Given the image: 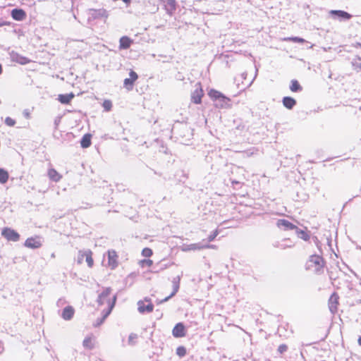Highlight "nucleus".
Segmentation results:
<instances>
[{
	"label": "nucleus",
	"instance_id": "nucleus-1",
	"mask_svg": "<svg viewBox=\"0 0 361 361\" xmlns=\"http://www.w3.org/2000/svg\"><path fill=\"white\" fill-rule=\"evenodd\" d=\"M116 298V295L112 292L111 288H105L99 293L97 299V307L94 312V315L97 317L94 326L102 324L110 314L115 306Z\"/></svg>",
	"mask_w": 361,
	"mask_h": 361
},
{
	"label": "nucleus",
	"instance_id": "nucleus-2",
	"mask_svg": "<svg viewBox=\"0 0 361 361\" xmlns=\"http://www.w3.org/2000/svg\"><path fill=\"white\" fill-rule=\"evenodd\" d=\"M325 266V259L319 255H310L305 262V269L315 274L323 273Z\"/></svg>",
	"mask_w": 361,
	"mask_h": 361
},
{
	"label": "nucleus",
	"instance_id": "nucleus-3",
	"mask_svg": "<svg viewBox=\"0 0 361 361\" xmlns=\"http://www.w3.org/2000/svg\"><path fill=\"white\" fill-rule=\"evenodd\" d=\"M195 87V90L191 93V102L195 104H200L204 95V90L201 82H197Z\"/></svg>",
	"mask_w": 361,
	"mask_h": 361
},
{
	"label": "nucleus",
	"instance_id": "nucleus-4",
	"mask_svg": "<svg viewBox=\"0 0 361 361\" xmlns=\"http://www.w3.org/2000/svg\"><path fill=\"white\" fill-rule=\"evenodd\" d=\"M1 235L8 241L17 242L20 239V234L8 227H5L2 229Z\"/></svg>",
	"mask_w": 361,
	"mask_h": 361
},
{
	"label": "nucleus",
	"instance_id": "nucleus-5",
	"mask_svg": "<svg viewBox=\"0 0 361 361\" xmlns=\"http://www.w3.org/2000/svg\"><path fill=\"white\" fill-rule=\"evenodd\" d=\"M137 310L140 313L152 312L154 310V305L149 298H145L137 302Z\"/></svg>",
	"mask_w": 361,
	"mask_h": 361
},
{
	"label": "nucleus",
	"instance_id": "nucleus-6",
	"mask_svg": "<svg viewBox=\"0 0 361 361\" xmlns=\"http://www.w3.org/2000/svg\"><path fill=\"white\" fill-rule=\"evenodd\" d=\"M138 79V75L135 71L130 69L129 72V78L123 80V86L128 90H132L135 82Z\"/></svg>",
	"mask_w": 361,
	"mask_h": 361
},
{
	"label": "nucleus",
	"instance_id": "nucleus-7",
	"mask_svg": "<svg viewBox=\"0 0 361 361\" xmlns=\"http://www.w3.org/2000/svg\"><path fill=\"white\" fill-rule=\"evenodd\" d=\"M208 95L212 100H220L223 103L227 104L231 101L228 97H226L221 92L214 89L210 90L208 92Z\"/></svg>",
	"mask_w": 361,
	"mask_h": 361
},
{
	"label": "nucleus",
	"instance_id": "nucleus-8",
	"mask_svg": "<svg viewBox=\"0 0 361 361\" xmlns=\"http://www.w3.org/2000/svg\"><path fill=\"white\" fill-rule=\"evenodd\" d=\"M40 237L35 236L30 237L25 240L24 245L28 248L37 249L42 246Z\"/></svg>",
	"mask_w": 361,
	"mask_h": 361
},
{
	"label": "nucleus",
	"instance_id": "nucleus-9",
	"mask_svg": "<svg viewBox=\"0 0 361 361\" xmlns=\"http://www.w3.org/2000/svg\"><path fill=\"white\" fill-rule=\"evenodd\" d=\"M107 253L108 265L111 269H114L118 264V255L114 250H109Z\"/></svg>",
	"mask_w": 361,
	"mask_h": 361
},
{
	"label": "nucleus",
	"instance_id": "nucleus-10",
	"mask_svg": "<svg viewBox=\"0 0 361 361\" xmlns=\"http://www.w3.org/2000/svg\"><path fill=\"white\" fill-rule=\"evenodd\" d=\"M79 254H80V257H79V260H78L79 263H81L82 259L85 257L88 267L90 268L93 267V265H94V259L92 258L93 253L91 250H88L84 251V252L80 251L79 252Z\"/></svg>",
	"mask_w": 361,
	"mask_h": 361
},
{
	"label": "nucleus",
	"instance_id": "nucleus-11",
	"mask_svg": "<svg viewBox=\"0 0 361 361\" xmlns=\"http://www.w3.org/2000/svg\"><path fill=\"white\" fill-rule=\"evenodd\" d=\"M172 334L175 338H182L186 334L185 326L180 322L176 324L172 330Z\"/></svg>",
	"mask_w": 361,
	"mask_h": 361
},
{
	"label": "nucleus",
	"instance_id": "nucleus-12",
	"mask_svg": "<svg viewBox=\"0 0 361 361\" xmlns=\"http://www.w3.org/2000/svg\"><path fill=\"white\" fill-rule=\"evenodd\" d=\"M339 296L336 293H334L329 298V307L331 312L334 313L338 310L339 304Z\"/></svg>",
	"mask_w": 361,
	"mask_h": 361
},
{
	"label": "nucleus",
	"instance_id": "nucleus-13",
	"mask_svg": "<svg viewBox=\"0 0 361 361\" xmlns=\"http://www.w3.org/2000/svg\"><path fill=\"white\" fill-rule=\"evenodd\" d=\"M216 247L215 245H202L200 243H192L187 246V247L183 248V251H191V250H200L203 249H214Z\"/></svg>",
	"mask_w": 361,
	"mask_h": 361
},
{
	"label": "nucleus",
	"instance_id": "nucleus-14",
	"mask_svg": "<svg viewBox=\"0 0 361 361\" xmlns=\"http://www.w3.org/2000/svg\"><path fill=\"white\" fill-rule=\"evenodd\" d=\"M11 16L16 20H23L26 18V13L21 8H15L11 11Z\"/></svg>",
	"mask_w": 361,
	"mask_h": 361
},
{
	"label": "nucleus",
	"instance_id": "nucleus-15",
	"mask_svg": "<svg viewBox=\"0 0 361 361\" xmlns=\"http://www.w3.org/2000/svg\"><path fill=\"white\" fill-rule=\"evenodd\" d=\"M133 39H131L128 36H123L120 38L119 40V49H128L131 44H133Z\"/></svg>",
	"mask_w": 361,
	"mask_h": 361
},
{
	"label": "nucleus",
	"instance_id": "nucleus-16",
	"mask_svg": "<svg viewBox=\"0 0 361 361\" xmlns=\"http://www.w3.org/2000/svg\"><path fill=\"white\" fill-rule=\"evenodd\" d=\"M75 310L71 306H66L62 311L61 317L64 320H70L73 318Z\"/></svg>",
	"mask_w": 361,
	"mask_h": 361
},
{
	"label": "nucleus",
	"instance_id": "nucleus-17",
	"mask_svg": "<svg viewBox=\"0 0 361 361\" xmlns=\"http://www.w3.org/2000/svg\"><path fill=\"white\" fill-rule=\"evenodd\" d=\"M277 226L284 227L286 230H293L297 228L296 226L286 219H279L277 221Z\"/></svg>",
	"mask_w": 361,
	"mask_h": 361
},
{
	"label": "nucleus",
	"instance_id": "nucleus-18",
	"mask_svg": "<svg viewBox=\"0 0 361 361\" xmlns=\"http://www.w3.org/2000/svg\"><path fill=\"white\" fill-rule=\"evenodd\" d=\"M47 173L49 178L54 182H59L62 178V176L54 169H49Z\"/></svg>",
	"mask_w": 361,
	"mask_h": 361
},
{
	"label": "nucleus",
	"instance_id": "nucleus-19",
	"mask_svg": "<svg viewBox=\"0 0 361 361\" xmlns=\"http://www.w3.org/2000/svg\"><path fill=\"white\" fill-rule=\"evenodd\" d=\"M283 106L288 109H292L296 104V100L290 97H285L282 100Z\"/></svg>",
	"mask_w": 361,
	"mask_h": 361
},
{
	"label": "nucleus",
	"instance_id": "nucleus-20",
	"mask_svg": "<svg viewBox=\"0 0 361 361\" xmlns=\"http://www.w3.org/2000/svg\"><path fill=\"white\" fill-rule=\"evenodd\" d=\"M92 144V135L90 133L85 134L80 141V145L82 148H87Z\"/></svg>",
	"mask_w": 361,
	"mask_h": 361
},
{
	"label": "nucleus",
	"instance_id": "nucleus-21",
	"mask_svg": "<svg viewBox=\"0 0 361 361\" xmlns=\"http://www.w3.org/2000/svg\"><path fill=\"white\" fill-rule=\"evenodd\" d=\"M74 97V94L71 92L66 94H59L58 99L61 104H68Z\"/></svg>",
	"mask_w": 361,
	"mask_h": 361
},
{
	"label": "nucleus",
	"instance_id": "nucleus-22",
	"mask_svg": "<svg viewBox=\"0 0 361 361\" xmlns=\"http://www.w3.org/2000/svg\"><path fill=\"white\" fill-rule=\"evenodd\" d=\"M331 13L332 15H336L338 17L342 18L343 19H346V20H348V19L351 18V17H352V16L350 13H348L344 11H341V10H333L331 11Z\"/></svg>",
	"mask_w": 361,
	"mask_h": 361
},
{
	"label": "nucleus",
	"instance_id": "nucleus-23",
	"mask_svg": "<svg viewBox=\"0 0 361 361\" xmlns=\"http://www.w3.org/2000/svg\"><path fill=\"white\" fill-rule=\"evenodd\" d=\"M290 90L293 92H300L302 90V87L297 80H292L290 81Z\"/></svg>",
	"mask_w": 361,
	"mask_h": 361
},
{
	"label": "nucleus",
	"instance_id": "nucleus-24",
	"mask_svg": "<svg viewBox=\"0 0 361 361\" xmlns=\"http://www.w3.org/2000/svg\"><path fill=\"white\" fill-rule=\"evenodd\" d=\"M8 173L6 170L0 169V183H6L8 180Z\"/></svg>",
	"mask_w": 361,
	"mask_h": 361
},
{
	"label": "nucleus",
	"instance_id": "nucleus-25",
	"mask_svg": "<svg viewBox=\"0 0 361 361\" xmlns=\"http://www.w3.org/2000/svg\"><path fill=\"white\" fill-rule=\"evenodd\" d=\"M153 264H154L153 260H152L150 259H142L139 262V265L142 268L151 267L153 265Z\"/></svg>",
	"mask_w": 361,
	"mask_h": 361
},
{
	"label": "nucleus",
	"instance_id": "nucleus-26",
	"mask_svg": "<svg viewBox=\"0 0 361 361\" xmlns=\"http://www.w3.org/2000/svg\"><path fill=\"white\" fill-rule=\"evenodd\" d=\"M85 348L92 349L94 347V341L92 337H87L83 341Z\"/></svg>",
	"mask_w": 361,
	"mask_h": 361
},
{
	"label": "nucleus",
	"instance_id": "nucleus-27",
	"mask_svg": "<svg viewBox=\"0 0 361 361\" xmlns=\"http://www.w3.org/2000/svg\"><path fill=\"white\" fill-rule=\"evenodd\" d=\"M102 106L106 111H109L112 108L111 101L109 99H105L103 102Z\"/></svg>",
	"mask_w": 361,
	"mask_h": 361
},
{
	"label": "nucleus",
	"instance_id": "nucleus-28",
	"mask_svg": "<svg viewBox=\"0 0 361 361\" xmlns=\"http://www.w3.org/2000/svg\"><path fill=\"white\" fill-rule=\"evenodd\" d=\"M153 255V251L149 247H145L142 250V255L145 257H150Z\"/></svg>",
	"mask_w": 361,
	"mask_h": 361
},
{
	"label": "nucleus",
	"instance_id": "nucleus-29",
	"mask_svg": "<svg viewBox=\"0 0 361 361\" xmlns=\"http://www.w3.org/2000/svg\"><path fill=\"white\" fill-rule=\"evenodd\" d=\"M178 288H179L178 284H176L172 293L169 296H168V297L165 298L164 299H163L162 300H161L159 302H158V304H161L162 302H166L169 298L173 297L178 292Z\"/></svg>",
	"mask_w": 361,
	"mask_h": 361
},
{
	"label": "nucleus",
	"instance_id": "nucleus-30",
	"mask_svg": "<svg viewBox=\"0 0 361 361\" xmlns=\"http://www.w3.org/2000/svg\"><path fill=\"white\" fill-rule=\"evenodd\" d=\"M176 354L180 357H184L186 355V349L184 346H179L176 349Z\"/></svg>",
	"mask_w": 361,
	"mask_h": 361
},
{
	"label": "nucleus",
	"instance_id": "nucleus-31",
	"mask_svg": "<svg viewBox=\"0 0 361 361\" xmlns=\"http://www.w3.org/2000/svg\"><path fill=\"white\" fill-rule=\"evenodd\" d=\"M219 234V231L217 229H216L215 231H214L212 232V233H211L209 236H208V241L209 242H212L216 238V236L218 235Z\"/></svg>",
	"mask_w": 361,
	"mask_h": 361
},
{
	"label": "nucleus",
	"instance_id": "nucleus-32",
	"mask_svg": "<svg viewBox=\"0 0 361 361\" xmlns=\"http://www.w3.org/2000/svg\"><path fill=\"white\" fill-rule=\"evenodd\" d=\"M5 123L8 126L12 127L16 124V121L11 117H6L5 119Z\"/></svg>",
	"mask_w": 361,
	"mask_h": 361
},
{
	"label": "nucleus",
	"instance_id": "nucleus-33",
	"mask_svg": "<svg viewBox=\"0 0 361 361\" xmlns=\"http://www.w3.org/2000/svg\"><path fill=\"white\" fill-rule=\"evenodd\" d=\"M288 350V345L286 344H281L278 347V352L281 355L286 352Z\"/></svg>",
	"mask_w": 361,
	"mask_h": 361
},
{
	"label": "nucleus",
	"instance_id": "nucleus-34",
	"mask_svg": "<svg viewBox=\"0 0 361 361\" xmlns=\"http://www.w3.org/2000/svg\"><path fill=\"white\" fill-rule=\"evenodd\" d=\"M289 40L293 42H299V43H303L305 42V39L302 38H300L298 37H290L289 38Z\"/></svg>",
	"mask_w": 361,
	"mask_h": 361
},
{
	"label": "nucleus",
	"instance_id": "nucleus-35",
	"mask_svg": "<svg viewBox=\"0 0 361 361\" xmlns=\"http://www.w3.org/2000/svg\"><path fill=\"white\" fill-rule=\"evenodd\" d=\"M31 61L25 57H21L19 60V63L20 64H27L29 63Z\"/></svg>",
	"mask_w": 361,
	"mask_h": 361
},
{
	"label": "nucleus",
	"instance_id": "nucleus-36",
	"mask_svg": "<svg viewBox=\"0 0 361 361\" xmlns=\"http://www.w3.org/2000/svg\"><path fill=\"white\" fill-rule=\"evenodd\" d=\"M358 343L361 345V336L358 338Z\"/></svg>",
	"mask_w": 361,
	"mask_h": 361
},
{
	"label": "nucleus",
	"instance_id": "nucleus-37",
	"mask_svg": "<svg viewBox=\"0 0 361 361\" xmlns=\"http://www.w3.org/2000/svg\"><path fill=\"white\" fill-rule=\"evenodd\" d=\"M51 257H53V258H54V257H56V255H55V254H54V253H52V254L51 255Z\"/></svg>",
	"mask_w": 361,
	"mask_h": 361
},
{
	"label": "nucleus",
	"instance_id": "nucleus-38",
	"mask_svg": "<svg viewBox=\"0 0 361 361\" xmlns=\"http://www.w3.org/2000/svg\"><path fill=\"white\" fill-rule=\"evenodd\" d=\"M125 2H130V0H123Z\"/></svg>",
	"mask_w": 361,
	"mask_h": 361
}]
</instances>
